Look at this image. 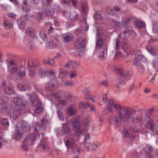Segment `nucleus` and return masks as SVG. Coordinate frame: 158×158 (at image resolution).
I'll return each mask as SVG.
<instances>
[{
  "label": "nucleus",
  "mask_w": 158,
  "mask_h": 158,
  "mask_svg": "<svg viewBox=\"0 0 158 158\" xmlns=\"http://www.w3.org/2000/svg\"><path fill=\"white\" fill-rule=\"evenodd\" d=\"M136 113V111L133 109L123 108L119 113V120L117 116L111 115L108 118V121L110 124H114L118 127L120 126L122 122L128 121L130 119L132 122L137 123L141 121V118L139 115L135 116Z\"/></svg>",
  "instance_id": "1"
},
{
  "label": "nucleus",
  "mask_w": 158,
  "mask_h": 158,
  "mask_svg": "<svg viewBox=\"0 0 158 158\" xmlns=\"http://www.w3.org/2000/svg\"><path fill=\"white\" fill-rule=\"evenodd\" d=\"M40 127L39 125L37 124L35 127L34 133L32 135H28L23 141V143H25L28 142L30 145L33 144L35 140L38 139L40 136V135L38 134V132L40 130Z\"/></svg>",
  "instance_id": "2"
},
{
  "label": "nucleus",
  "mask_w": 158,
  "mask_h": 158,
  "mask_svg": "<svg viewBox=\"0 0 158 158\" xmlns=\"http://www.w3.org/2000/svg\"><path fill=\"white\" fill-rule=\"evenodd\" d=\"M115 72L119 76L120 79L118 80V84L116 85L118 87H120L121 85H124L126 83L124 81L125 78L127 77H131L132 75V74L131 72H127L126 73H126L122 69H117L115 70Z\"/></svg>",
  "instance_id": "3"
},
{
  "label": "nucleus",
  "mask_w": 158,
  "mask_h": 158,
  "mask_svg": "<svg viewBox=\"0 0 158 158\" xmlns=\"http://www.w3.org/2000/svg\"><path fill=\"white\" fill-rule=\"evenodd\" d=\"M28 95L30 96L32 104L35 107V111L36 113L39 114L42 111V107L37 95L34 93L31 95Z\"/></svg>",
  "instance_id": "4"
},
{
  "label": "nucleus",
  "mask_w": 158,
  "mask_h": 158,
  "mask_svg": "<svg viewBox=\"0 0 158 158\" xmlns=\"http://www.w3.org/2000/svg\"><path fill=\"white\" fill-rule=\"evenodd\" d=\"M29 75L31 77L34 76L35 74V69L37 67L36 62L33 59H29L28 62Z\"/></svg>",
  "instance_id": "5"
},
{
  "label": "nucleus",
  "mask_w": 158,
  "mask_h": 158,
  "mask_svg": "<svg viewBox=\"0 0 158 158\" xmlns=\"http://www.w3.org/2000/svg\"><path fill=\"white\" fill-rule=\"evenodd\" d=\"M5 99V97L2 96V93L0 89V100H4ZM1 107V110L0 112H6L7 113L10 114H11V112H10L11 109L9 104L6 103L2 105L1 102H0V108Z\"/></svg>",
  "instance_id": "6"
},
{
  "label": "nucleus",
  "mask_w": 158,
  "mask_h": 158,
  "mask_svg": "<svg viewBox=\"0 0 158 158\" xmlns=\"http://www.w3.org/2000/svg\"><path fill=\"white\" fill-rule=\"evenodd\" d=\"M59 84L56 80H53L49 82L45 86V88L48 90L51 91L56 89Z\"/></svg>",
  "instance_id": "7"
},
{
  "label": "nucleus",
  "mask_w": 158,
  "mask_h": 158,
  "mask_svg": "<svg viewBox=\"0 0 158 158\" xmlns=\"http://www.w3.org/2000/svg\"><path fill=\"white\" fill-rule=\"evenodd\" d=\"M7 65L10 68L11 73L13 74H16L18 71L17 65L10 59H7L6 60Z\"/></svg>",
  "instance_id": "8"
},
{
  "label": "nucleus",
  "mask_w": 158,
  "mask_h": 158,
  "mask_svg": "<svg viewBox=\"0 0 158 158\" xmlns=\"http://www.w3.org/2000/svg\"><path fill=\"white\" fill-rule=\"evenodd\" d=\"M23 106H16L13 108L12 112H11V114L13 115L14 118H15L16 117L18 116L21 112L23 110H25V105L23 104Z\"/></svg>",
  "instance_id": "9"
},
{
  "label": "nucleus",
  "mask_w": 158,
  "mask_h": 158,
  "mask_svg": "<svg viewBox=\"0 0 158 158\" xmlns=\"http://www.w3.org/2000/svg\"><path fill=\"white\" fill-rule=\"evenodd\" d=\"M85 40L84 38H78L74 43V46L76 48H83L85 47Z\"/></svg>",
  "instance_id": "10"
},
{
  "label": "nucleus",
  "mask_w": 158,
  "mask_h": 158,
  "mask_svg": "<svg viewBox=\"0 0 158 158\" xmlns=\"http://www.w3.org/2000/svg\"><path fill=\"white\" fill-rule=\"evenodd\" d=\"M56 130L58 133L64 136H67L70 131V130L66 124H63L61 129L57 128Z\"/></svg>",
  "instance_id": "11"
},
{
  "label": "nucleus",
  "mask_w": 158,
  "mask_h": 158,
  "mask_svg": "<svg viewBox=\"0 0 158 158\" xmlns=\"http://www.w3.org/2000/svg\"><path fill=\"white\" fill-rule=\"evenodd\" d=\"M133 131L138 132V130H135L134 129H133L131 130L125 129L123 130V135L126 138L128 137L129 135H132V137L131 139L132 140H133L135 139H138V137H136V135H134L132 134Z\"/></svg>",
  "instance_id": "12"
},
{
  "label": "nucleus",
  "mask_w": 158,
  "mask_h": 158,
  "mask_svg": "<svg viewBox=\"0 0 158 158\" xmlns=\"http://www.w3.org/2000/svg\"><path fill=\"white\" fill-rule=\"evenodd\" d=\"M73 123V131H76L79 130L81 128V126L78 124L80 122V118L78 116H76L71 119Z\"/></svg>",
  "instance_id": "13"
},
{
  "label": "nucleus",
  "mask_w": 158,
  "mask_h": 158,
  "mask_svg": "<svg viewBox=\"0 0 158 158\" xmlns=\"http://www.w3.org/2000/svg\"><path fill=\"white\" fill-rule=\"evenodd\" d=\"M38 73L39 74L41 77H44L46 74H49L53 78L55 77V73L52 70H47L44 71L41 69H39L38 70Z\"/></svg>",
  "instance_id": "14"
},
{
  "label": "nucleus",
  "mask_w": 158,
  "mask_h": 158,
  "mask_svg": "<svg viewBox=\"0 0 158 158\" xmlns=\"http://www.w3.org/2000/svg\"><path fill=\"white\" fill-rule=\"evenodd\" d=\"M108 102L109 106L111 107L114 108L117 110L118 114L119 117V114L120 112H121L122 108H126V107L122 106H120L117 105L115 104L114 101L112 100H108Z\"/></svg>",
  "instance_id": "15"
},
{
  "label": "nucleus",
  "mask_w": 158,
  "mask_h": 158,
  "mask_svg": "<svg viewBox=\"0 0 158 158\" xmlns=\"http://www.w3.org/2000/svg\"><path fill=\"white\" fill-rule=\"evenodd\" d=\"M146 158H152V156L150 155L149 153L153 150V147L149 144L148 145L144 148Z\"/></svg>",
  "instance_id": "16"
},
{
  "label": "nucleus",
  "mask_w": 158,
  "mask_h": 158,
  "mask_svg": "<svg viewBox=\"0 0 158 158\" xmlns=\"http://www.w3.org/2000/svg\"><path fill=\"white\" fill-rule=\"evenodd\" d=\"M133 29L131 27H128L126 30L123 31L122 34L120 35L119 37H124L125 38H127L128 35H131Z\"/></svg>",
  "instance_id": "17"
},
{
  "label": "nucleus",
  "mask_w": 158,
  "mask_h": 158,
  "mask_svg": "<svg viewBox=\"0 0 158 158\" xmlns=\"http://www.w3.org/2000/svg\"><path fill=\"white\" fill-rule=\"evenodd\" d=\"M65 142V144L68 149L76 145L74 140L71 138L68 139Z\"/></svg>",
  "instance_id": "18"
},
{
  "label": "nucleus",
  "mask_w": 158,
  "mask_h": 158,
  "mask_svg": "<svg viewBox=\"0 0 158 158\" xmlns=\"http://www.w3.org/2000/svg\"><path fill=\"white\" fill-rule=\"evenodd\" d=\"M41 134L42 139L40 142V147L44 151H47L48 149V147L44 139V134L42 133H41Z\"/></svg>",
  "instance_id": "19"
},
{
  "label": "nucleus",
  "mask_w": 158,
  "mask_h": 158,
  "mask_svg": "<svg viewBox=\"0 0 158 158\" xmlns=\"http://www.w3.org/2000/svg\"><path fill=\"white\" fill-rule=\"evenodd\" d=\"M23 134V132L20 130V128L17 127L15 133V137L17 139H20L22 138Z\"/></svg>",
  "instance_id": "20"
},
{
  "label": "nucleus",
  "mask_w": 158,
  "mask_h": 158,
  "mask_svg": "<svg viewBox=\"0 0 158 158\" xmlns=\"http://www.w3.org/2000/svg\"><path fill=\"white\" fill-rule=\"evenodd\" d=\"M106 47H105L104 49H100L99 51L100 53L98 54V57L101 59H103L106 58L107 55Z\"/></svg>",
  "instance_id": "21"
},
{
  "label": "nucleus",
  "mask_w": 158,
  "mask_h": 158,
  "mask_svg": "<svg viewBox=\"0 0 158 158\" xmlns=\"http://www.w3.org/2000/svg\"><path fill=\"white\" fill-rule=\"evenodd\" d=\"M67 113L70 116H73L77 114L76 109L72 106H70L67 108Z\"/></svg>",
  "instance_id": "22"
},
{
  "label": "nucleus",
  "mask_w": 158,
  "mask_h": 158,
  "mask_svg": "<svg viewBox=\"0 0 158 158\" xmlns=\"http://www.w3.org/2000/svg\"><path fill=\"white\" fill-rule=\"evenodd\" d=\"M25 33L27 35L31 37L34 38L35 35L34 30L30 27L27 28Z\"/></svg>",
  "instance_id": "23"
},
{
  "label": "nucleus",
  "mask_w": 158,
  "mask_h": 158,
  "mask_svg": "<svg viewBox=\"0 0 158 158\" xmlns=\"http://www.w3.org/2000/svg\"><path fill=\"white\" fill-rule=\"evenodd\" d=\"M68 150L70 152L73 154H77L80 152L79 148L76 145L69 149Z\"/></svg>",
  "instance_id": "24"
},
{
  "label": "nucleus",
  "mask_w": 158,
  "mask_h": 158,
  "mask_svg": "<svg viewBox=\"0 0 158 158\" xmlns=\"http://www.w3.org/2000/svg\"><path fill=\"white\" fill-rule=\"evenodd\" d=\"M17 23L18 27L20 29H24L26 26L25 21L24 19H20L18 20L17 21Z\"/></svg>",
  "instance_id": "25"
},
{
  "label": "nucleus",
  "mask_w": 158,
  "mask_h": 158,
  "mask_svg": "<svg viewBox=\"0 0 158 158\" xmlns=\"http://www.w3.org/2000/svg\"><path fill=\"white\" fill-rule=\"evenodd\" d=\"M14 102L15 104L18 105L17 106H23V105L24 104L23 103V102L21 98L18 97H16L14 98Z\"/></svg>",
  "instance_id": "26"
},
{
  "label": "nucleus",
  "mask_w": 158,
  "mask_h": 158,
  "mask_svg": "<svg viewBox=\"0 0 158 158\" xmlns=\"http://www.w3.org/2000/svg\"><path fill=\"white\" fill-rule=\"evenodd\" d=\"M64 40L65 43H69L71 42L73 40V36L70 34H66L63 36Z\"/></svg>",
  "instance_id": "27"
},
{
  "label": "nucleus",
  "mask_w": 158,
  "mask_h": 158,
  "mask_svg": "<svg viewBox=\"0 0 158 158\" xmlns=\"http://www.w3.org/2000/svg\"><path fill=\"white\" fill-rule=\"evenodd\" d=\"M96 47L101 49H104L105 47H106L104 44L102 40H98L96 43Z\"/></svg>",
  "instance_id": "28"
},
{
  "label": "nucleus",
  "mask_w": 158,
  "mask_h": 158,
  "mask_svg": "<svg viewBox=\"0 0 158 158\" xmlns=\"http://www.w3.org/2000/svg\"><path fill=\"white\" fill-rule=\"evenodd\" d=\"M45 14L48 16H52L54 14V11L52 9L47 8L45 9Z\"/></svg>",
  "instance_id": "29"
},
{
  "label": "nucleus",
  "mask_w": 158,
  "mask_h": 158,
  "mask_svg": "<svg viewBox=\"0 0 158 158\" xmlns=\"http://www.w3.org/2000/svg\"><path fill=\"white\" fill-rule=\"evenodd\" d=\"M67 73L68 72L66 70L61 68L59 69V76L61 78H63Z\"/></svg>",
  "instance_id": "30"
},
{
  "label": "nucleus",
  "mask_w": 158,
  "mask_h": 158,
  "mask_svg": "<svg viewBox=\"0 0 158 158\" xmlns=\"http://www.w3.org/2000/svg\"><path fill=\"white\" fill-rule=\"evenodd\" d=\"M81 8L82 11L86 14L88 10V6L87 4L85 2H82Z\"/></svg>",
  "instance_id": "31"
},
{
  "label": "nucleus",
  "mask_w": 158,
  "mask_h": 158,
  "mask_svg": "<svg viewBox=\"0 0 158 158\" xmlns=\"http://www.w3.org/2000/svg\"><path fill=\"white\" fill-rule=\"evenodd\" d=\"M135 25L136 27L139 28H142L145 26L144 22L139 20H136L135 21Z\"/></svg>",
  "instance_id": "32"
},
{
  "label": "nucleus",
  "mask_w": 158,
  "mask_h": 158,
  "mask_svg": "<svg viewBox=\"0 0 158 158\" xmlns=\"http://www.w3.org/2000/svg\"><path fill=\"white\" fill-rule=\"evenodd\" d=\"M79 106L82 109L85 108L90 107V103L84 101L81 102L79 103Z\"/></svg>",
  "instance_id": "33"
},
{
  "label": "nucleus",
  "mask_w": 158,
  "mask_h": 158,
  "mask_svg": "<svg viewBox=\"0 0 158 158\" xmlns=\"http://www.w3.org/2000/svg\"><path fill=\"white\" fill-rule=\"evenodd\" d=\"M29 127L28 125L25 123H23L21 125L20 130L22 131H27L28 130Z\"/></svg>",
  "instance_id": "34"
},
{
  "label": "nucleus",
  "mask_w": 158,
  "mask_h": 158,
  "mask_svg": "<svg viewBox=\"0 0 158 158\" xmlns=\"http://www.w3.org/2000/svg\"><path fill=\"white\" fill-rule=\"evenodd\" d=\"M73 54L74 56L78 58H81L84 55V52L82 50H79L75 51Z\"/></svg>",
  "instance_id": "35"
},
{
  "label": "nucleus",
  "mask_w": 158,
  "mask_h": 158,
  "mask_svg": "<svg viewBox=\"0 0 158 158\" xmlns=\"http://www.w3.org/2000/svg\"><path fill=\"white\" fill-rule=\"evenodd\" d=\"M146 48L148 51L153 56L156 55V51L152 46L148 45L147 46Z\"/></svg>",
  "instance_id": "36"
},
{
  "label": "nucleus",
  "mask_w": 158,
  "mask_h": 158,
  "mask_svg": "<svg viewBox=\"0 0 158 158\" xmlns=\"http://www.w3.org/2000/svg\"><path fill=\"white\" fill-rule=\"evenodd\" d=\"M5 25L9 28H11L13 27V23L12 21L8 19H6L4 21Z\"/></svg>",
  "instance_id": "37"
},
{
  "label": "nucleus",
  "mask_w": 158,
  "mask_h": 158,
  "mask_svg": "<svg viewBox=\"0 0 158 158\" xmlns=\"http://www.w3.org/2000/svg\"><path fill=\"white\" fill-rule=\"evenodd\" d=\"M75 131V135L77 136H79L83 134H85L87 131V130L84 129L82 130L79 131V130L76 131Z\"/></svg>",
  "instance_id": "38"
},
{
  "label": "nucleus",
  "mask_w": 158,
  "mask_h": 158,
  "mask_svg": "<svg viewBox=\"0 0 158 158\" xmlns=\"http://www.w3.org/2000/svg\"><path fill=\"white\" fill-rule=\"evenodd\" d=\"M48 123V119L46 116L44 117L41 121V125L43 126L44 129H45L46 128L45 126Z\"/></svg>",
  "instance_id": "39"
},
{
  "label": "nucleus",
  "mask_w": 158,
  "mask_h": 158,
  "mask_svg": "<svg viewBox=\"0 0 158 158\" xmlns=\"http://www.w3.org/2000/svg\"><path fill=\"white\" fill-rule=\"evenodd\" d=\"M43 63L45 64L51 65L54 64L55 61L54 59H52L50 60L45 59L43 60Z\"/></svg>",
  "instance_id": "40"
},
{
  "label": "nucleus",
  "mask_w": 158,
  "mask_h": 158,
  "mask_svg": "<svg viewBox=\"0 0 158 158\" xmlns=\"http://www.w3.org/2000/svg\"><path fill=\"white\" fill-rule=\"evenodd\" d=\"M154 123V121H153L152 123L151 122L149 124L150 129L153 131H156L157 128V126Z\"/></svg>",
  "instance_id": "41"
},
{
  "label": "nucleus",
  "mask_w": 158,
  "mask_h": 158,
  "mask_svg": "<svg viewBox=\"0 0 158 158\" xmlns=\"http://www.w3.org/2000/svg\"><path fill=\"white\" fill-rule=\"evenodd\" d=\"M17 73H18V76L21 79L24 77L26 75L24 69L20 70L19 71H18Z\"/></svg>",
  "instance_id": "42"
},
{
  "label": "nucleus",
  "mask_w": 158,
  "mask_h": 158,
  "mask_svg": "<svg viewBox=\"0 0 158 158\" xmlns=\"http://www.w3.org/2000/svg\"><path fill=\"white\" fill-rule=\"evenodd\" d=\"M28 0H25L24 2V8L26 11L28 12L30 9V5L27 4Z\"/></svg>",
  "instance_id": "43"
},
{
  "label": "nucleus",
  "mask_w": 158,
  "mask_h": 158,
  "mask_svg": "<svg viewBox=\"0 0 158 158\" xmlns=\"http://www.w3.org/2000/svg\"><path fill=\"white\" fill-rule=\"evenodd\" d=\"M5 92L6 94L10 95L13 93L14 91L12 88L8 87L6 88Z\"/></svg>",
  "instance_id": "44"
},
{
  "label": "nucleus",
  "mask_w": 158,
  "mask_h": 158,
  "mask_svg": "<svg viewBox=\"0 0 158 158\" xmlns=\"http://www.w3.org/2000/svg\"><path fill=\"white\" fill-rule=\"evenodd\" d=\"M57 114L59 119L61 121H64V116L61 111V110L58 109L57 111Z\"/></svg>",
  "instance_id": "45"
},
{
  "label": "nucleus",
  "mask_w": 158,
  "mask_h": 158,
  "mask_svg": "<svg viewBox=\"0 0 158 158\" xmlns=\"http://www.w3.org/2000/svg\"><path fill=\"white\" fill-rule=\"evenodd\" d=\"M133 64L137 66H140L141 65V62L140 60H138V57H136L133 60Z\"/></svg>",
  "instance_id": "46"
},
{
  "label": "nucleus",
  "mask_w": 158,
  "mask_h": 158,
  "mask_svg": "<svg viewBox=\"0 0 158 158\" xmlns=\"http://www.w3.org/2000/svg\"><path fill=\"white\" fill-rule=\"evenodd\" d=\"M79 64L77 62L71 60V65L73 69H76L78 68Z\"/></svg>",
  "instance_id": "47"
},
{
  "label": "nucleus",
  "mask_w": 158,
  "mask_h": 158,
  "mask_svg": "<svg viewBox=\"0 0 158 158\" xmlns=\"http://www.w3.org/2000/svg\"><path fill=\"white\" fill-rule=\"evenodd\" d=\"M144 119L146 122L149 124L150 123H152L153 120L149 118V117L148 116V114L145 113V114L144 116Z\"/></svg>",
  "instance_id": "48"
},
{
  "label": "nucleus",
  "mask_w": 158,
  "mask_h": 158,
  "mask_svg": "<svg viewBox=\"0 0 158 158\" xmlns=\"http://www.w3.org/2000/svg\"><path fill=\"white\" fill-rule=\"evenodd\" d=\"M70 18L73 21H75L77 20L78 17V15L75 13L73 15H70Z\"/></svg>",
  "instance_id": "49"
},
{
  "label": "nucleus",
  "mask_w": 158,
  "mask_h": 158,
  "mask_svg": "<svg viewBox=\"0 0 158 158\" xmlns=\"http://www.w3.org/2000/svg\"><path fill=\"white\" fill-rule=\"evenodd\" d=\"M40 36L41 37L43 40L44 41H47L48 38L46 36V34L43 31L41 32L40 33Z\"/></svg>",
  "instance_id": "50"
},
{
  "label": "nucleus",
  "mask_w": 158,
  "mask_h": 158,
  "mask_svg": "<svg viewBox=\"0 0 158 158\" xmlns=\"http://www.w3.org/2000/svg\"><path fill=\"white\" fill-rule=\"evenodd\" d=\"M43 14V13L42 11H40L38 14L36 18L39 22H40L42 20Z\"/></svg>",
  "instance_id": "51"
},
{
  "label": "nucleus",
  "mask_w": 158,
  "mask_h": 158,
  "mask_svg": "<svg viewBox=\"0 0 158 158\" xmlns=\"http://www.w3.org/2000/svg\"><path fill=\"white\" fill-rule=\"evenodd\" d=\"M129 20L127 18H123L122 20V24L123 26L125 27L128 22Z\"/></svg>",
  "instance_id": "52"
},
{
  "label": "nucleus",
  "mask_w": 158,
  "mask_h": 158,
  "mask_svg": "<svg viewBox=\"0 0 158 158\" xmlns=\"http://www.w3.org/2000/svg\"><path fill=\"white\" fill-rule=\"evenodd\" d=\"M153 31L158 35V26L157 24H154L153 27Z\"/></svg>",
  "instance_id": "53"
},
{
  "label": "nucleus",
  "mask_w": 158,
  "mask_h": 158,
  "mask_svg": "<svg viewBox=\"0 0 158 158\" xmlns=\"http://www.w3.org/2000/svg\"><path fill=\"white\" fill-rule=\"evenodd\" d=\"M59 105H61L62 106H65L66 104V102L64 100H61L60 99L58 100Z\"/></svg>",
  "instance_id": "54"
},
{
  "label": "nucleus",
  "mask_w": 158,
  "mask_h": 158,
  "mask_svg": "<svg viewBox=\"0 0 158 158\" xmlns=\"http://www.w3.org/2000/svg\"><path fill=\"white\" fill-rule=\"evenodd\" d=\"M114 41L115 44V48L116 49L118 50L119 48L120 45V41L118 39H115Z\"/></svg>",
  "instance_id": "55"
},
{
  "label": "nucleus",
  "mask_w": 158,
  "mask_h": 158,
  "mask_svg": "<svg viewBox=\"0 0 158 158\" xmlns=\"http://www.w3.org/2000/svg\"><path fill=\"white\" fill-rule=\"evenodd\" d=\"M1 123L4 125H8L9 123L8 122V120L7 119H3L1 121Z\"/></svg>",
  "instance_id": "56"
},
{
  "label": "nucleus",
  "mask_w": 158,
  "mask_h": 158,
  "mask_svg": "<svg viewBox=\"0 0 158 158\" xmlns=\"http://www.w3.org/2000/svg\"><path fill=\"white\" fill-rule=\"evenodd\" d=\"M121 46L123 49L124 50H126L128 47L127 44L124 42H122L121 44Z\"/></svg>",
  "instance_id": "57"
},
{
  "label": "nucleus",
  "mask_w": 158,
  "mask_h": 158,
  "mask_svg": "<svg viewBox=\"0 0 158 158\" xmlns=\"http://www.w3.org/2000/svg\"><path fill=\"white\" fill-rule=\"evenodd\" d=\"M138 60H140V61H145L146 59L144 56L143 55H138L137 56Z\"/></svg>",
  "instance_id": "58"
},
{
  "label": "nucleus",
  "mask_w": 158,
  "mask_h": 158,
  "mask_svg": "<svg viewBox=\"0 0 158 158\" xmlns=\"http://www.w3.org/2000/svg\"><path fill=\"white\" fill-rule=\"evenodd\" d=\"M18 87L21 91H23L25 90L24 86L21 84H19L18 85Z\"/></svg>",
  "instance_id": "59"
},
{
  "label": "nucleus",
  "mask_w": 158,
  "mask_h": 158,
  "mask_svg": "<svg viewBox=\"0 0 158 158\" xmlns=\"http://www.w3.org/2000/svg\"><path fill=\"white\" fill-rule=\"evenodd\" d=\"M52 96L55 98L57 99V100L59 99L60 95L57 92L54 93L52 94Z\"/></svg>",
  "instance_id": "60"
},
{
  "label": "nucleus",
  "mask_w": 158,
  "mask_h": 158,
  "mask_svg": "<svg viewBox=\"0 0 158 158\" xmlns=\"http://www.w3.org/2000/svg\"><path fill=\"white\" fill-rule=\"evenodd\" d=\"M112 110L108 106H106V109L104 110L105 113L107 114L109 112H110Z\"/></svg>",
  "instance_id": "61"
},
{
  "label": "nucleus",
  "mask_w": 158,
  "mask_h": 158,
  "mask_svg": "<svg viewBox=\"0 0 158 158\" xmlns=\"http://www.w3.org/2000/svg\"><path fill=\"white\" fill-rule=\"evenodd\" d=\"M7 16L10 18H14L16 16V15L14 13L10 12L8 13L7 15Z\"/></svg>",
  "instance_id": "62"
},
{
  "label": "nucleus",
  "mask_w": 158,
  "mask_h": 158,
  "mask_svg": "<svg viewBox=\"0 0 158 158\" xmlns=\"http://www.w3.org/2000/svg\"><path fill=\"white\" fill-rule=\"evenodd\" d=\"M65 97L69 101H72V96L71 95L68 94H65Z\"/></svg>",
  "instance_id": "63"
},
{
  "label": "nucleus",
  "mask_w": 158,
  "mask_h": 158,
  "mask_svg": "<svg viewBox=\"0 0 158 158\" xmlns=\"http://www.w3.org/2000/svg\"><path fill=\"white\" fill-rule=\"evenodd\" d=\"M77 76V73L75 71L72 72L70 75V78L72 79L76 77Z\"/></svg>",
  "instance_id": "64"
}]
</instances>
